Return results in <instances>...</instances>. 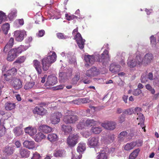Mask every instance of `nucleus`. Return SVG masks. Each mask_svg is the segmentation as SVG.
<instances>
[{
  "label": "nucleus",
  "mask_w": 159,
  "mask_h": 159,
  "mask_svg": "<svg viewBox=\"0 0 159 159\" xmlns=\"http://www.w3.org/2000/svg\"><path fill=\"white\" fill-rule=\"evenodd\" d=\"M153 58L151 53L146 54L144 56V59L141 54L139 52L134 54L133 56H130L127 60V65L130 68L135 67H139L143 63L148 64L150 63Z\"/></svg>",
  "instance_id": "f257e3e1"
},
{
  "label": "nucleus",
  "mask_w": 159,
  "mask_h": 159,
  "mask_svg": "<svg viewBox=\"0 0 159 159\" xmlns=\"http://www.w3.org/2000/svg\"><path fill=\"white\" fill-rule=\"evenodd\" d=\"M57 55L54 52L50 51L47 57H44L42 60L43 69L44 71L48 70L51 64L56 61Z\"/></svg>",
  "instance_id": "f03ea898"
},
{
  "label": "nucleus",
  "mask_w": 159,
  "mask_h": 159,
  "mask_svg": "<svg viewBox=\"0 0 159 159\" xmlns=\"http://www.w3.org/2000/svg\"><path fill=\"white\" fill-rule=\"evenodd\" d=\"M99 144V139L98 137H91L88 139V144L91 148H95V150L96 152L99 151L97 147Z\"/></svg>",
  "instance_id": "7ed1b4c3"
},
{
  "label": "nucleus",
  "mask_w": 159,
  "mask_h": 159,
  "mask_svg": "<svg viewBox=\"0 0 159 159\" xmlns=\"http://www.w3.org/2000/svg\"><path fill=\"white\" fill-rule=\"evenodd\" d=\"M62 116L60 112H56L52 113L50 116V120L52 124L55 125L59 123Z\"/></svg>",
  "instance_id": "20e7f679"
},
{
  "label": "nucleus",
  "mask_w": 159,
  "mask_h": 159,
  "mask_svg": "<svg viewBox=\"0 0 159 159\" xmlns=\"http://www.w3.org/2000/svg\"><path fill=\"white\" fill-rule=\"evenodd\" d=\"M108 51L105 50L103 52L102 54V56L100 58H99L98 61L101 62L104 65H105L110 61V57L108 54Z\"/></svg>",
  "instance_id": "39448f33"
},
{
  "label": "nucleus",
  "mask_w": 159,
  "mask_h": 159,
  "mask_svg": "<svg viewBox=\"0 0 159 159\" xmlns=\"http://www.w3.org/2000/svg\"><path fill=\"white\" fill-rule=\"evenodd\" d=\"M78 120L77 116L73 115H66L64 117L63 121L66 124H74Z\"/></svg>",
  "instance_id": "423d86ee"
},
{
  "label": "nucleus",
  "mask_w": 159,
  "mask_h": 159,
  "mask_svg": "<svg viewBox=\"0 0 159 159\" xmlns=\"http://www.w3.org/2000/svg\"><path fill=\"white\" fill-rule=\"evenodd\" d=\"M47 81L45 85L47 88V86H51L57 83V78L54 75H51L49 76L47 79Z\"/></svg>",
  "instance_id": "0eeeda50"
},
{
  "label": "nucleus",
  "mask_w": 159,
  "mask_h": 159,
  "mask_svg": "<svg viewBox=\"0 0 159 159\" xmlns=\"http://www.w3.org/2000/svg\"><path fill=\"white\" fill-rule=\"evenodd\" d=\"M78 138L77 134L69 136L67 140V144L70 146H74L77 143Z\"/></svg>",
  "instance_id": "6e6552de"
},
{
  "label": "nucleus",
  "mask_w": 159,
  "mask_h": 159,
  "mask_svg": "<svg viewBox=\"0 0 159 159\" xmlns=\"http://www.w3.org/2000/svg\"><path fill=\"white\" fill-rule=\"evenodd\" d=\"M26 35V32L24 30H17L14 32V36L17 41L19 42L22 41L25 35Z\"/></svg>",
  "instance_id": "1a4fd4ad"
},
{
  "label": "nucleus",
  "mask_w": 159,
  "mask_h": 159,
  "mask_svg": "<svg viewBox=\"0 0 159 159\" xmlns=\"http://www.w3.org/2000/svg\"><path fill=\"white\" fill-rule=\"evenodd\" d=\"M17 70L16 68H12L11 69L8 70L7 71V73L4 74V76L6 80L9 81L12 76L16 75L17 74Z\"/></svg>",
  "instance_id": "9d476101"
},
{
  "label": "nucleus",
  "mask_w": 159,
  "mask_h": 159,
  "mask_svg": "<svg viewBox=\"0 0 159 159\" xmlns=\"http://www.w3.org/2000/svg\"><path fill=\"white\" fill-rule=\"evenodd\" d=\"M75 39L79 48L80 49H83L84 47L85 40L82 38L80 33H78L75 36Z\"/></svg>",
  "instance_id": "9b49d317"
},
{
  "label": "nucleus",
  "mask_w": 159,
  "mask_h": 159,
  "mask_svg": "<svg viewBox=\"0 0 159 159\" xmlns=\"http://www.w3.org/2000/svg\"><path fill=\"white\" fill-rule=\"evenodd\" d=\"M16 50L14 48L11 49L9 51L7 57L8 61H13L18 55L16 52Z\"/></svg>",
  "instance_id": "f8f14e48"
},
{
  "label": "nucleus",
  "mask_w": 159,
  "mask_h": 159,
  "mask_svg": "<svg viewBox=\"0 0 159 159\" xmlns=\"http://www.w3.org/2000/svg\"><path fill=\"white\" fill-rule=\"evenodd\" d=\"M101 125L106 129L113 130L116 127V123L113 121L105 122L102 123Z\"/></svg>",
  "instance_id": "ddd939ff"
},
{
  "label": "nucleus",
  "mask_w": 159,
  "mask_h": 159,
  "mask_svg": "<svg viewBox=\"0 0 159 159\" xmlns=\"http://www.w3.org/2000/svg\"><path fill=\"white\" fill-rule=\"evenodd\" d=\"M23 145L24 147L30 150H36L37 148L35 143L33 141L25 140L23 142Z\"/></svg>",
  "instance_id": "4468645a"
},
{
  "label": "nucleus",
  "mask_w": 159,
  "mask_h": 159,
  "mask_svg": "<svg viewBox=\"0 0 159 159\" xmlns=\"http://www.w3.org/2000/svg\"><path fill=\"white\" fill-rule=\"evenodd\" d=\"M34 114L40 116H43L47 112V110L42 107H36L33 110Z\"/></svg>",
  "instance_id": "2eb2a0df"
},
{
  "label": "nucleus",
  "mask_w": 159,
  "mask_h": 159,
  "mask_svg": "<svg viewBox=\"0 0 159 159\" xmlns=\"http://www.w3.org/2000/svg\"><path fill=\"white\" fill-rule=\"evenodd\" d=\"M12 85L16 89H19L22 86V82L20 79L14 78L12 80Z\"/></svg>",
  "instance_id": "dca6fc26"
},
{
  "label": "nucleus",
  "mask_w": 159,
  "mask_h": 159,
  "mask_svg": "<svg viewBox=\"0 0 159 159\" xmlns=\"http://www.w3.org/2000/svg\"><path fill=\"white\" fill-rule=\"evenodd\" d=\"M109 70L113 73H118L120 70V66L115 63H112L110 65Z\"/></svg>",
  "instance_id": "f3484780"
},
{
  "label": "nucleus",
  "mask_w": 159,
  "mask_h": 159,
  "mask_svg": "<svg viewBox=\"0 0 159 159\" xmlns=\"http://www.w3.org/2000/svg\"><path fill=\"white\" fill-rule=\"evenodd\" d=\"M107 149L105 150L100 149V152H99V154L97 156V159H107Z\"/></svg>",
  "instance_id": "a211bd4d"
},
{
  "label": "nucleus",
  "mask_w": 159,
  "mask_h": 159,
  "mask_svg": "<svg viewBox=\"0 0 159 159\" xmlns=\"http://www.w3.org/2000/svg\"><path fill=\"white\" fill-rule=\"evenodd\" d=\"M33 64L38 74H41L42 70L40 62L37 60H34L33 61Z\"/></svg>",
  "instance_id": "6ab92c4d"
},
{
  "label": "nucleus",
  "mask_w": 159,
  "mask_h": 159,
  "mask_svg": "<svg viewBox=\"0 0 159 159\" xmlns=\"http://www.w3.org/2000/svg\"><path fill=\"white\" fill-rule=\"evenodd\" d=\"M98 73L97 68L95 67L92 68L90 70L87 71L86 73V75L88 77L93 76L97 75Z\"/></svg>",
  "instance_id": "aec40b11"
},
{
  "label": "nucleus",
  "mask_w": 159,
  "mask_h": 159,
  "mask_svg": "<svg viewBox=\"0 0 159 159\" xmlns=\"http://www.w3.org/2000/svg\"><path fill=\"white\" fill-rule=\"evenodd\" d=\"M24 130L26 133L28 134L31 136H33L37 132V129L36 128L30 126L25 128Z\"/></svg>",
  "instance_id": "412c9836"
},
{
  "label": "nucleus",
  "mask_w": 159,
  "mask_h": 159,
  "mask_svg": "<svg viewBox=\"0 0 159 159\" xmlns=\"http://www.w3.org/2000/svg\"><path fill=\"white\" fill-rule=\"evenodd\" d=\"M84 59L85 61L87 63L88 65H89V64L92 65L95 61L94 56L89 55H85Z\"/></svg>",
  "instance_id": "4be33fe9"
},
{
  "label": "nucleus",
  "mask_w": 159,
  "mask_h": 159,
  "mask_svg": "<svg viewBox=\"0 0 159 159\" xmlns=\"http://www.w3.org/2000/svg\"><path fill=\"white\" fill-rule=\"evenodd\" d=\"M47 139L49 141L52 142L58 140V137L56 134L55 133H51L48 135Z\"/></svg>",
  "instance_id": "5701e85b"
},
{
  "label": "nucleus",
  "mask_w": 159,
  "mask_h": 159,
  "mask_svg": "<svg viewBox=\"0 0 159 159\" xmlns=\"http://www.w3.org/2000/svg\"><path fill=\"white\" fill-rule=\"evenodd\" d=\"M86 149V144L83 142L80 143L77 147V150L79 153H83Z\"/></svg>",
  "instance_id": "b1692460"
},
{
  "label": "nucleus",
  "mask_w": 159,
  "mask_h": 159,
  "mask_svg": "<svg viewBox=\"0 0 159 159\" xmlns=\"http://www.w3.org/2000/svg\"><path fill=\"white\" fill-rule=\"evenodd\" d=\"M40 131L45 133H48L51 132L52 130V128L47 125H41L39 127Z\"/></svg>",
  "instance_id": "393cba45"
},
{
  "label": "nucleus",
  "mask_w": 159,
  "mask_h": 159,
  "mask_svg": "<svg viewBox=\"0 0 159 159\" xmlns=\"http://www.w3.org/2000/svg\"><path fill=\"white\" fill-rule=\"evenodd\" d=\"M13 149L12 147L7 146L3 149V152L6 156H9L13 152Z\"/></svg>",
  "instance_id": "a878e982"
},
{
  "label": "nucleus",
  "mask_w": 159,
  "mask_h": 159,
  "mask_svg": "<svg viewBox=\"0 0 159 159\" xmlns=\"http://www.w3.org/2000/svg\"><path fill=\"white\" fill-rule=\"evenodd\" d=\"M46 138V136L40 132L37 134L34 138L36 142H38L41 141L42 139H44Z\"/></svg>",
  "instance_id": "bb28decb"
},
{
  "label": "nucleus",
  "mask_w": 159,
  "mask_h": 159,
  "mask_svg": "<svg viewBox=\"0 0 159 159\" xmlns=\"http://www.w3.org/2000/svg\"><path fill=\"white\" fill-rule=\"evenodd\" d=\"M17 11L16 9H12L8 15V17L10 20H13L17 16Z\"/></svg>",
  "instance_id": "cd10ccee"
},
{
  "label": "nucleus",
  "mask_w": 159,
  "mask_h": 159,
  "mask_svg": "<svg viewBox=\"0 0 159 159\" xmlns=\"http://www.w3.org/2000/svg\"><path fill=\"white\" fill-rule=\"evenodd\" d=\"M20 154L22 157H27L30 154V151L27 149L21 148L20 151Z\"/></svg>",
  "instance_id": "c85d7f7f"
},
{
  "label": "nucleus",
  "mask_w": 159,
  "mask_h": 159,
  "mask_svg": "<svg viewBox=\"0 0 159 159\" xmlns=\"http://www.w3.org/2000/svg\"><path fill=\"white\" fill-rule=\"evenodd\" d=\"M29 46L24 45H20L17 48H15L16 50V52L18 55L21 53L22 52L25 51L29 48Z\"/></svg>",
  "instance_id": "c756f323"
},
{
  "label": "nucleus",
  "mask_w": 159,
  "mask_h": 159,
  "mask_svg": "<svg viewBox=\"0 0 159 159\" xmlns=\"http://www.w3.org/2000/svg\"><path fill=\"white\" fill-rule=\"evenodd\" d=\"M140 150L137 148L134 150L129 155V159H135L138 156Z\"/></svg>",
  "instance_id": "7c9ffc66"
},
{
  "label": "nucleus",
  "mask_w": 159,
  "mask_h": 159,
  "mask_svg": "<svg viewBox=\"0 0 159 159\" xmlns=\"http://www.w3.org/2000/svg\"><path fill=\"white\" fill-rule=\"evenodd\" d=\"M85 120V123L87 126H91L94 125L96 124V121L93 119H84Z\"/></svg>",
  "instance_id": "2f4dec72"
},
{
  "label": "nucleus",
  "mask_w": 159,
  "mask_h": 159,
  "mask_svg": "<svg viewBox=\"0 0 159 159\" xmlns=\"http://www.w3.org/2000/svg\"><path fill=\"white\" fill-rule=\"evenodd\" d=\"M62 130L66 134H68L71 132L72 130V127L70 125H62L61 126Z\"/></svg>",
  "instance_id": "473e14b6"
},
{
  "label": "nucleus",
  "mask_w": 159,
  "mask_h": 159,
  "mask_svg": "<svg viewBox=\"0 0 159 159\" xmlns=\"http://www.w3.org/2000/svg\"><path fill=\"white\" fill-rule=\"evenodd\" d=\"M135 143L132 142L127 143L124 146V148L125 151H128L133 149L135 147Z\"/></svg>",
  "instance_id": "72a5a7b5"
},
{
  "label": "nucleus",
  "mask_w": 159,
  "mask_h": 159,
  "mask_svg": "<svg viewBox=\"0 0 159 159\" xmlns=\"http://www.w3.org/2000/svg\"><path fill=\"white\" fill-rule=\"evenodd\" d=\"M15 106L16 105L15 103L7 102L5 105V108L7 110H11L14 109Z\"/></svg>",
  "instance_id": "f704fd0d"
},
{
  "label": "nucleus",
  "mask_w": 159,
  "mask_h": 159,
  "mask_svg": "<svg viewBox=\"0 0 159 159\" xmlns=\"http://www.w3.org/2000/svg\"><path fill=\"white\" fill-rule=\"evenodd\" d=\"M24 24L23 19L16 20L14 23V26L16 27H19L20 26Z\"/></svg>",
  "instance_id": "c9c22d12"
},
{
  "label": "nucleus",
  "mask_w": 159,
  "mask_h": 159,
  "mask_svg": "<svg viewBox=\"0 0 159 159\" xmlns=\"http://www.w3.org/2000/svg\"><path fill=\"white\" fill-rule=\"evenodd\" d=\"M127 134V133L126 131L121 132L118 135L119 140L120 141H124Z\"/></svg>",
  "instance_id": "e433bc0d"
},
{
  "label": "nucleus",
  "mask_w": 159,
  "mask_h": 159,
  "mask_svg": "<svg viewBox=\"0 0 159 159\" xmlns=\"http://www.w3.org/2000/svg\"><path fill=\"white\" fill-rule=\"evenodd\" d=\"M10 28V25L7 23H6L2 25V28L5 34H7Z\"/></svg>",
  "instance_id": "4c0bfd02"
},
{
  "label": "nucleus",
  "mask_w": 159,
  "mask_h": 159,
  "mask_svg": "<svg viewBox=\"0 0 159 159\" xmlns=\"http://www.w3.org/2000/svg\"><path fill=\"white\" fill-rule=\"evenodd\" d=\"M102 131V128L100 127H93L91 129V132L95 134H98Z\"/></svg>",
  "instance_id": "58836bf2"
},
{
  "label": "nucleus",
  "mask_w": 159,
  "mask_h": 159,
  "mask_svg": "<svg viewBox=\"0 0 159 159\" xmlns=\"http://www.w3.org/2000/svg\"><path fill=\"white\" fill-rule=\"evenodd\" d=\"M13 132L16 136H18L22 134L23 131L20 128L16 127L13 129Z\"/></svg>",
  "instance_id": "ea45409f"
},
{
  "label": "nucleus",
  "mask_w": 159,
  "mask_h": 159,
  "mask_svg": "<svg viewBox=\"0 0 159 159\" xmlns=\"http://www.w3.org/2000/svg\"><path fill=\"white\" fill-rule=\"evenodd\" d=\"M65 152L64 150H59L56 151L54 153V155L55 157H61L64 155Z\"/></svg>",
  "instance_id": "a19ab883"
},
{
  "label": "nucleus",
  "mask_w": 159,
  "mask_h": 159,
  "mask_svg": "<svg viewBox=\"0 0 159 159\" xmlns=\"http://www.w3.org/2000/svg\"><path fill=\"white\" fill-rule=\"evenodd\" d=\"M85 120L82 119L80 120L78 124L77 125V128L79 129H82L86 126L85 123Z\"/></svg>",
  "instance_id": "79ce46f5"
},
{
  "label": "nucleus",
  "mask_w": 159,
  "mask_h": 159,
  "mask_svg": "<svg viewBox=\"0 0 159 159\" xmlns=\"http://www.w3.org/2000/svg\"><path fill=\"white\" fill-rule=\"evenodd\" d=\"M35 84L34 82L27 83L24 86V88L26 90L32 88Z\"/></svg>",
  "instance_id": "37998d69"
},
{
  "label": "nucleus",
  "mask_w": 159,
  "mask_h": 159,
  "mask_svg": "<svg viewBox=\"0 0 159 159\" xmlns=\"http://www.w3.org/2000/svg\"><path fill=\"white\" fill-rule=\"evenodd\" d=\"M134 112V109L133 108H130L126 109L123 112V115L127 114L128 115H131Z\"/></svg>",
  "instance_id": "c03bdc74"
},
{
  "label": "nucleus",
  "mask_w": 159,
  "mask_h": 159,
  "mask_svg": "<svg viewBox=\"0 0 159 159\" xmlns=\"http://www.w3.org/2000/svg\"><path fill=\"white\" fill-rule=\"evenodd\" d=\"M7 18L5 13L2 11H0V24L4 21Z\"/></svg>",
  "instance_id": "a18cd8bd"
},
{
  "label": "nucleus",
  "mask_w": 159,
  "mask_h": 159,
  "mask_svg": "<svg viewBox=\"0 0 159 159\" xmlns=\"http://www.w3.org/2000/svg\"><path fill=\"white\" fill-rule=\"evenodd\" d=\"M3 123H2L0 125V137L2 136L5 133V129L3 125Z\"/></svg>",
  "instance_id": "49530a36"
},
{
  "label": "nucleus",
  "mask_w": 159,
  "mask_h": 159,
  "mask_svg": "<svg viewBox=\"0 0 159 159\" xmlns=\"http://www.w3.org/2000/svg\"><path fill=\"white\" fill-rule=\"evenodd\" d=\"M11 113L10 112H8L6 114H5L4 116H3V118H2L0 120V122L1 124L2 123H3L4 121L5 120L11 117Z\"/></svg>",
  "instance_id": "de8ad7c7"
},
{
  "label": "nucleus",
  "mask_w": 159,
  "mask_h": 159,
  "mask_svg": "<svg viewBox=\"0 0 159 159\" xmlns=\"http://www.w3.org/2000/svg\"><path fill=\"white\" fill-rule=\"evenodd\" d=\"M59 79L60 80H63L67 77L70 75H68L66 73H65L62 72H60L59 74Z\"/></svg>",
  "instance_id": "09e8293b"
},
{
  "label": "nucleus",
  "mask_w": 159,
  "mask_h": 159,
  "mask_svg": "<svg viewBox=\"0 0 159 159\" xmlns=\"http://www.w3.org/2000/svg\"><path fill=\"white\" fill-rule=\"evenodd\" d=\"M25 57L24 56H21L19 57L14 63H21L23 62L25 59Z\"/></svg>",
  "instance_id": "8fccbe9b"
},
{
  "label": "nucleus",
  "mask_w": 159,
  "mask_h": 159,
  "mask_svg": "<svg viewBox=\"0 0 159 159\" xmlns=\"http://www.w3.org/2000/svg\"><path fill=\"white\" fill-rule=\"evenodd\" d=\"M66 56L69 59V62L70 63H72L75 61V60L74 57L71 56V55L69 53L66 54Z\"/></svg>",
  "instance_id": "3c124183"
},
{
  "label": "nucleus",
  "mask_w": 159,
  "mask_h": 159,
  "mask_svg": "<svg viewBox=\"0 0 159 159\" xmlns=\"http://www.w3.org/2000/svg\"><path fill=\"white\" fill-rule=\"evenodd\" d=\"M137 116L138 117L137 118V119L139 122L141 123V122H144V117L142 114H139V115H138Z\"/></svg>",
  "instance_id": "603ef678"
},
{
  "label": "nucleus",
  "mask_w": 159,
  "mask_h": 159,
  "mask_svg": "<svg viewBox=\"0 0 159 159\" xmlns=\"http://www.w3.org/2000/svg\"><path fill=\"white\" fill-rule=\"evenodd\" d=\"M142 93V90L138 88L132 91L133 94L135 96H138Z\"/></svg>",
  "instance_id": "864d4df0"
},
{
  "label": "nucleus",
  "mask_w": 159,
  "mask_h": 159,
  "mask_svg": "<svg viewBox=\"0 0 159 159\" xmlns=\"http://www.w3.org/2000/svg\"><path fill=\"white\" fill-rule=\"evenodd\" d=\"M58 38L60 39H66L68 38L67 36L64 35L63 33H59L57 34Z\"/></svg>",
  "instance_id": "5fc2aeb1"
},
{
  "label": "nucleus",
  "mask_w": 159,
  "mask_h": 159,
  "mask_svg": "<svg viewBox=\"0 0 159 159\" xmlns=\"http://www.w3.org/2000/svg\"><path fill=\"white\" fill-rule=\"evenodd\" d=\"M65 17L66 20H70L77 18V17L73 15H69L68 14H65Z\"/></svg>",
  "instance_id": "6e6d98bb"
},
{
  "label": "nucleus",
  "mask_w": 159,
  "mask_h": 159,
  "mask_svg": "<svg viewBox=\"0 0 159 159\" xmlns=\"http://www.w3.org/2000/svg\"><path fill=\"white\" fill-rule=\"evenodd\" d=\"M146 88L150 91L151 93L153 94L155 93V91L154 89L152 88V87L149 84H147L145 86Z\"/></svg>",
  "instance_id": "4d7b16f0"
},
{
  "label": "nucleus",
  "mask_w": 159,
  "mask_h": 159,
  "mask_svg": "<svg viewBox=\"0 0 159 159\" xmlns=\"http://www.w3.org/2000/svg\"><path fill=\"white\" fill-rule=\"evenodd\" d=\"M41 156L37 152H35L33 154L32 159H41Z\"/></svg>",
  "instance_id": "13d9d810"
},
{
  "label": "nucleus",
  "mask_w": 159,
  "mask_h": 159,
  "mask_svg": "<svg viewBox=\"0 0 159 159\" xmlns=\"http://www.w3.org/2000/svg\"><path fill=\"white\" fill-rule=\"evenodd\" d=\"M115 139V135L113 134H111L108 137V140L109 141L108 143L112 142Z\"/></svg>",
  "instance_id": "bf43d9fd"
},
{
  "label": "nucleus",
  "mask_w": 159,
  "mask_h": 159,
  "mask_svg": "<svg viewBox=\"0 0 159 159\" xmlns=\"http://www.w3.org/2000/svg\"><path fill=\"white\" fill-rule=\"evenodd\" d=\"M11 47V46L8 45V44H7L2 50V52L6 53Z\"/></svg>",
  "instance_id": "052dcab7"
},
{
  "label": "nucleus",
  "mask_w": 159,
  "mask_h": 159,
  "mask_svg": "<svg viewBox=\"0 0 159 159\" xmlns=\"http://www.w3.org/2000/svg\"><path fill=\"white\" fill-rule=\"evenodd\" d=\"M151 43L152 46L155 45L156 44V38L153 36L152 35L150 37Z\"/></svg>",
  "instance_id": "680f3d73"
},
{
  "label": "nucleus",
  "mask_w": 159,
  "mask_h": 159,
  "mask_svg": "<svg viewBox=\"0 0 159 159\" xmlns=\"http://www.w3.org/2000/svg\"><path fill=\"white\" fill-rule=\"evenodd\" d=\"M133 143H135V147H140L142 146V141L141 140H138L135 142H133Z\"/></svg>",
  "instance_id": "e2e57ef3"
},
{
  "label": "nucleus",
  "mask_w": 159,
  "mask_h": 159,
  "mask_svg": "<svg viewBox=\"0 0 159 159\" xmlns=\"http://www.w3.org/2000/svg\"><path fill=\"white\" fill-rule=\"evenodd\" d=\"M142 111V109L139 107H136L134 109V114H137V115H139V114L141 113L140 112Z\"/></svg>",
  "instance_id": "0e129e2a"
},
{
  "label": "nucleus",
  "mask_w": 159,
  "mask_h": 159,
  "mask_svg": "<svg viewBox=\"0 0 159 159\" xmlns=\"http://www.w3.org/2000/svg\"><path fill=\"white\" fill-rule=\"evenodd\" d=\"M80 74L79 73H78L76 74L75 75V76L73 79L75 81V82H74V84L76 83V82L79 80L80 77Z\"/></svg>",
  "instance_id": "69168bd1"
},
{
  "label": "nucleus",
  "mask_w": 159,
  "mask_h": 159,
  "mask_svg": "<svg viewBox=\"0 0 159 159\" xmlns=\"http://www.w3.org/2000/svg\"><path fill=\"white\" fill-rule=\"evenodd\" d=\"M8 67L7 66H4L2 68V71L3 75L4 74L7 73V71L8 70H9Z\"/></svg>",
  "instance_id": "338daca9"
},
{
  "label": "nucleus",
  "mask_w": 159,
  "mask_h": 159,
  "mask_svg": "<svg viewBox=\"0 0 159 159\" xmlns=\"http://www.w3.org/2000/svg\"><path fill=\"white\" fill-rule=\"evenodd\" d=\"M14 39L13 38L11 37L10 39L9 42L7 43V44L10 46L11 47H12L14 44Z\"/></svg>",
  "instance_id": "774afa93"
}]
</instances>
